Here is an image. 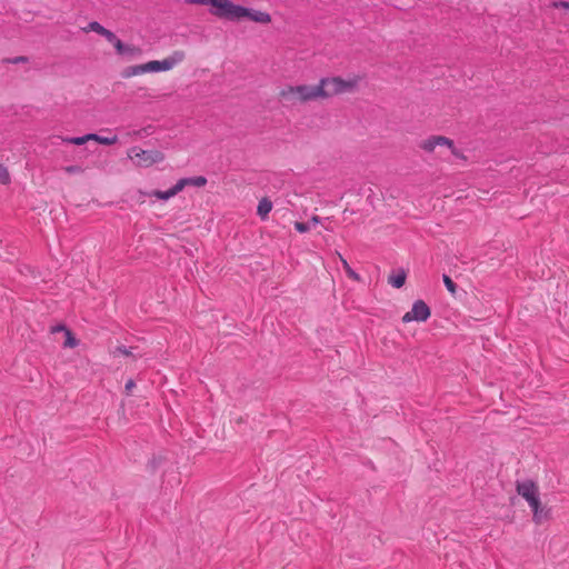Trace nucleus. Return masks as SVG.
<instances>
[{"instance_id": "f257e3e1", "label": "nucleus", "mask_w": 569, "mask_h": 569, "mask_svg": "<svg viewBox=\"0 0 569 569\" xmlns=\"http://www.w3.org/2000/svg\"><path fill=\"white\" fill-rule=\"evenodd\" d=\"M186 2L199 6L210 4L213 16L231 21H239L244 18L262 24H267L271 21V16L268 12L234 4L230 0H186Z\"/></svg>"}, {"instance_id": "f03ea898", "label": "nucleus", "mask_w": 569, "mask_h": 569, "mask_svg": "<svg viewBox=\"0 0 569 569\" xmlns=\"http://www.w3.org/2000/svg\"><path fill=\"white\" fill-rule=\"evenodd\" d=\"M184 59V53L182 51H174L170 57L159 61L152 60L143 64H139L132 68L131 74H141L147 72H160L168 71L176 67L178 63L182 62Z\"/></svg>"}, {"instance_id": "7ed1b4c3", "label": "nucleus", "mask_w": 569, "mask_h": 569, "mask_svg": "<svg viewBox=\"0 0 569 569\" xmlns=\"http://www.w3.org/2000/svg\"><path fill=\"white\" fill-rule=\"evenodd\" d=\"M128 157L140 167H150L153 163L163 160V154L158 150H143L139 147H132L128 151Z\"/></svg>"}, {"instance_id": "20e7f679", "label": "nucleus", "mask_w": 569, "mask_h": 569, "mask_svg": "<svg viewBox=\"0 0 569 569\" xmlns=\"http://www.w3.org/2000/svg\"><path fill=\"white\" fill-rule=\"evenodd\" d=\"M283 99H298L301 101L319 98V86H297L282 90Z\"/></svg>"}, {"instance_id": "39448f33", "label": "nucleus", "mask_w": 569, "mask_h": 569, "mask_svg": "<svg viewBox=\"0 0 569 569\" xmlns=\"http://www.w3.org/2000/svg\"><path fill=\"white\" fill-rule=\"evenodd\" d=\"M319 86V96L320 97H329L336 93L345 92L348 88L351 87L350 82H346L340 78H328L322 79Z\"/></svg>"}, {"instance_id": "423d86ee", "label": "nucleus", "mask_w": 569, "mask_h": 569, "mask_svg": "<svg viewBox=\"0 0 569 569\" xmlns=\"http://www.w3.org/2000/svg\"><path fill=\"white\" fill-rule=\"evenodd\" d=\"M431 311L428 305L423 300H417L413 302L411 310L402 316V322H423L429 319Z\"/></svg>"}, {"instance_id": "0eeeda50", "label": "nucleus", "mask_w": 569, "mask_h": 569, "mask_svg": "<svg viewBox=\"0 0 569 569\" xmlns=\"http://www.w3.org/2000/svg\"><path fill=\"white\" fill-rule=\"evenodd\" d=\"M517 492L521 496L530 506L536 508L539 502V492L536 483L531 480H523L517 482Z\"/></svg>"}, {"instance_id": "6e6552de", "label": "nucleus", "mask_w": 569, "mask_h": 569, "mask_svg": "<svg viewBox=\"0 0 569 569\" xmlns=\"http://www.w3.org/2000/svg\"><path fill=\"white\" fill-rule=\"evenodd\" d=\"M437 146H446L452 151L453 154H457L456 149L453 148V142L442 136L430 137L421 144L426 151H433Z\"/></svg>"}, {"instance_id": "1a4fd4ad", "label": "nucleus", "mask_w": 569, "mask_h": 569, "mask_svg": "<svg viewBox=\"0 0 569 569\" xmlns=\"http://www.w3.org/2000/svg\"><path fill=\"white\" fill-rule=\"evenodd\" d=\"M52 333L63 332L66 340L63 342L64 348H74L78 346V340L73 337L72 332L67 329L63 325H57L51 328Z\"/></svg>"}, {"instance_id": "9d476101", "label": "nucleus", "mask_w": 569, "mask_h": 569, "mask_svg": "<svg viewBox=\"0 0 569 569\" xmlns=\"http://www.w3.org/2000/svg\"><path fill=\"white\" fill-rule=\"evenodd\" d=\"M180 191H182L181 183H179L177 181V183L174 186H172L170 189H168L166 191L154 190L150 193V196L156 197L157 199H160V200H169L170 198L178 194Z\"/></svg>"}, {"instance_id": "9b49d317", "label": "nucleus", "mask_w": 569, "mask_h": 569, "mask_svg": "<svg viewBox=\"0 0 569 569\" xmlns=\"http://www.w3.org/2000/svg\"><path fill=\"white\" fill-rule=\"evenodd\" d=\"M271 210H272V202L268 198H262L258 203V208H257L258 216L262 220H266Z\"/></svg>"}, {"instance_id": "f8f14e48", "label": "nucleus", "mask_w": 569, "mask_h": 569, "mask_svg": "<svg viewBox=\"0 0 569 569\" xmlns=\"http://www.w3.org/2000/svg\"><path fill=\"white\" fill-rule=\"evenodd\" d=\"M178 182L181 183V189L183 190L187 186L203 187L207 183V179L199 176L193 178H182L178 180Z\"/></svg>"}, {"instance_id": "ddd939ff", "label": "nucleus", "mask_w": 569, "mask_h": 569, "mask_svg": "<svg viewBox=\"0 0 569 569\" xmlns=\"http://www.w3.org/2000/svg\"><path fill=\"white\" fill-rule=\"evenodd\" d=\"M406 272L403 270H399L395 273H392L391 276H389V279H388V282L393 287V288H401L405 282H406Z\"/></svg>"}, {"instance_id": "4468645a", "label": "nucleus", "mask_w": 569, "mask_h": 569, "mask_svg": "<svg viewBox=\"0 0 569 569\" xmlns=\"http://www.w3.org/2000/svg\"><path fill=\"white\" fill-rule=\"evenodd\" d=\"M339 259L341 261L342 268L346 271L347 276L355 281H359L360 276L350 267L348 261L341 254H339Z\"/></svg>"}, {"instance_id": "2eb2a0df", "label": "nucleus", "mask_w": 569, "mask_h": 569, "mask_svg": "<svg viewBox=\"0 0 569 569\" xmlns=\"http://www.w3.org/2000/svg\"><path fill=\"white\" fill-rule=\"evenodd\" d=\"M92 140L99 142L101 144H104V146H111L118 141V137L116 134L100 136V134L96 133V137H93Z\"/></svg>"}, {"instance_id": "dca6fc26", "label": "nucleus", "mask_w": 569, "mask_h": 569, "mask_svg": "<svg viewBox=\"0 0 569 569\" xmlns=\"http://www.w3.org/2000/svg\"><path fill=\"white\" fill-rule=\"evenodd\" d=\"M531 510L533 512V520L537 523L542 522L547 518V512H545V510L541 508L540 501L538 502L537 507L531 508Z\"/></svg>"}, {"instance_id": "f3484780", "label": "nucleus", "mask_w": 569, "mask_h": 569, "mask_svg": "<svg viewBox=\"0 0 569 569\" xmlns=\"http://www.w3.org/2000/svg\"><path fill=\"white\" fill-rule=\"evenodd\" d=\"M106 30L107 29L103 26H101L99 22H97V21H92L86 28H83L84 32L93 31V32H97L100 36H102Z\"/></svg>"}, {"instance_id": "a211bd4d", "label": "nucleus", "mask_w": 569, "mask_h": 569, "mask_svg": "<svg viewBox=\"0 0 569 569\" xmlns=\"http://www.w3.org/2000/svg\"><path fill=\"white\" fill-rule=\"evenodd\" d=\"M96 137V133H88L82 137H74L70 138L67 141L77 146L84 144L87 141L92 140V138Z\"/></svg>"}, {"instance_id": "6ab92c4d", "label": "nucleus", "mask_w": 569, "mask_h": 569, "mask_svg": "<svg viewBox=\"0 0 569 569\" xmlns=\"http://www.w3.org/2000/svg\"><path fill=\"white\" fill-rule=\"evenodd\" d=\"M117 50V52L121 56L127 54L132 51V48L126 46L120 39L117 38V40L112 43Z\"/></svg>"}, {"instance_id": "aec40b11", "label": "nucleus", "mask_w": 569, "mask_h": 569, "mask_svg": "<svg viewBox=\"0 0 569 569\" xmlns=\"http://www.w3.org/2000/svg\"><path fill=\"white\" fill-rule=\"evenodd\" d=\"M295 229L298 232H300V233L308 232L310 230V223L309 222H299V221H297L295 223Z\"/></svg>"}, {"instance_id": "412c9836", "label": "nucleus", "mask_w": 569, "mask_h": 569, "mask_svg": "<svg viewBox=\"0 0 569 569\" xmlns=\"http://www.w3.org/2000/svg\"><path fill=\"white\" fill-rule=\"evenodd\" d=\"M443 283L446 286V288L450 291V292H455L456 290V283L452 281V279L447 276V274H443Z\"/></svg>"}, {"instance_id": "4be33fe9", "label": "nucleus", "mask_w": 569, "mask_h": 569, "mask_svg": "<svg viewBox=\"0 0 569 569\" xmlns=\"http://www.w3.org/2000/svg\"><path fill=\"white\" fill-rule=\"evenodd\" d=\"M10 181L9 172L7 168L0 166V182L6 184Z\"/></svg>"}, {"instance_id": "5701e85b", "label": "nucleus", "mask_w": 569, "mask_h": 569, "mask_svg": "<svg viewBox=\"0 0 569 569\" xmlns=\"http://www.w3.org/2000/svg\"><path fill=\"white\" fill-rule=\"evenodd\" d=\"M114 353H120L123 356H131L132 351H131V348H127L126 346H119L116 348Z\"/></svg>"}, {"instance_id": "b1692460", "label": "nucleus", "mask_w": 569, "mask_h": 569, "mask_svg": "<svg viewBox=\"0 0 569 569\" xmlns=\"http://www.w3.org/2000/svg\"><path fill=\"white\" fill-rule=\"evenodd\" d=\"M102 37H104L110 43H113L117 40V36L108 29L103 32Z\"/></svg>"}, {"instance_id": "393cba45", "label": "nucleus", "mask_w": 569, "mask_h": 569, "mask_svg": "<svg viewBox=\"0 0 569 569\" xmlns=\"http://www.w3.org/2000/svg\"><path fill=\"white\" fill-rule=\"evenodd\" d=\"M64 171L68 173H80L82 172V168L79 166H68L64 168Z\"/></svg>"}, {"instance_id": "a878e982", "label": "nucleus", "mask_w": 569, "mask_h": 569, "mask_svg": "<svg viewBox=\"0 0 569 569\" xmlns=\"http://www.w3.org/2000/svg\"><path fill=\"white\" fill-rule=\"evenodd\" d=\"M134 386H136V383L133 380H131V379L128 380L124 386L126 392L129 395L132 391V389L134 388Z\"/></svg>"}, {"instance_id": "bb28decb", "label": "nucleus", "mask_w": 569, "mask_h": 569, "mask_svg": "<svg viewBox=\"0 0 569 569\" xmlns=\"http://www.w3.org/2000/svg\"><path fill=\"white\" fill-rule=\"evenodd\" d=\"M309 223H310V227H311V226H316V224L320 223V217H318V216H313V217L310 219Z\"/></svg>"}, {"instance_id": "cd10ccee", "label": "nucleus", "mask_w": 569, "mask_h": 569, "mask_svg": "<svg viewBox=\"0 0 569 569\" xmlns=\"http://www.w3.org/2000/svg\"><path fill=\"white\" fill-rule=\"evenodd\" d=\"M559 6L562 7V8L569 9V2L562 1V2L559 3Z\"/></svg>"}, {"instance_id": "c85d7f7f", "label": "nucleus", "mask_w": 569, "mask_h": 569, "mask_svg": "<svg viewBox=\"0 0 569 569\" xmlns=\"http://www.w3.org/2000/svg\"><path fill=\"white\" fill-rule=\"evenodd\" d=\"M22 60H24V58L19 57V58H16V59L13 60V62H14V63H17V62L22 61Z\"/></svg>"}]
</instances>
